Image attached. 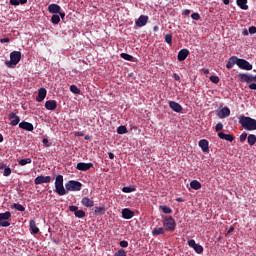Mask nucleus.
<instances>
[{
	"instance_id": "obj_37",
	"label": "nucleus",
	"mask_w": 256,
	"mask_h": 256,
	"mask_svg": "<svg viewBox=\"0 0 256 256\" xmlns=\"http://www.w3.org/2000/svg\"><path fill=\"white\" fill-rule=\"evenodd\" d=\"M117 133L118 135H125V133H127V127L126 126H119L117 128Z\"/></svg>"
},
{
	"instance_id": "obj_16",
	"label": "nucleus",
	"mask_w": 256,
	"mask_h": 256,
	"mask_svg": "<svg viewBox=\"0 0 256 256\" xmlns=\"http://www.w3.org/2000/svg\"><path fill=\"white\" fill-rule=\"evenodd\" d=\"M45 108L48 111H55L57 109V101L55 100H48L45 102Z\"/></svg>"
},
{
	"instance_id": "obj_32",
	"label": "nucleus",
	"mask_w": 256,
	"mask_h": 256,
	"mask_svg": "<svg viewBox=\"0 0 256 256\" xmlns=\"http://www.w3.org/2000/svg\"><path fill=\"white\" fill-rule=\"evenodd\" d=\"M238 77H239V79H240V81H241L242 83H249V75H248V74L240 73V74L238 75Z\"/></svg>"
},
{
	"instance_id": "obj_2",
	"label": "nucleus",
	"mask_w": 256,
	"mask_h": 256,
	"mask_svg": "<svg viewBox=\"0 0 256 256\" xmlns=\"http://www.w3.org/2000/svg\"><path fill=\"white\" fill-rule=\"evenodd\" d=\"M19 61H21V52L13 51L10 53V61H6V66L9 69H15L19 65Z\"/></svg>"
},
{
	"instance_id": "obj_9",
	"label": "nucleus",
	"mask_w": 256,
	"mask_h": 256,
	"mask_svg": "<svg viewBox=\"0 0 256 256\" xmlns=\"http://www.w3.org/2000/svg\"><path fill=\"white\" fill-rule=\"evenodd\" d=\"M9 119H10V125H12V127H16V125H19L21 121V118L17 116L15 112H11L9 114Z\"/></svg>"
},
{
	"instance_id": "obj_27",
	"label": "nucleus",
	"mask_w": 256,
	"mask_h": 256,
	"mask_svg": "<svg viewBox=\"0 0 256 256\" xmlns=\"http://www.w3.org/2000/svg\"><path fill=\"white\" fill-rule=\"evenodd\" d=\"M191 189H194L195 191H199L201 189V183L197 180H193L190 182Z\"/></svg>"
},
{
	"instance_id": "obj_42",
	"label": "nucleus",
	"mask_w": 256,
	"mask_h": 256,
	"mask_svg": "<svg viewBox=\"0 0 256 256\" xmlns=\"http://www.w3.org/2000/svg\"><path fill=\"white\" fill-rule=\"evenodd\" d=\"M103 211H105V207H95L94 208V213L96 215H101V213H103Z\"/></svg>"
},
{
	"instance_id": "obj_46",
	"label": "nucleus",
	"mask_w": 256,
	"mask_h": 256,
	"mask_svg": "<svg viewBox=\"0 0 256 256\" xmlns=\"http://www.w3.org/2000/svg\"><path fill=\"white\" fill-rule=\"evenodd\" d=\"M222 130H223V123L221 122L217 123L215 126L216 133H219V131H222Z\"/></svg>"
},
{
	"instance_id": "obj_49",
	"label": "nucleus",
	"mask_w": 256,
	"mask_h": 256,
	"mask_svg": "<svg viewBox=\"0 0 256 256\" xmlns=\"http://www.w3.org/2000/svg\"><path fill=\"white\" fill-rule=\"evenodd\" d=\"M119 245L120 247L127 248L129 247V242H127L126 240H122L119 242Z\"/></svg>"
},
{
	"instance_id": "obj_43",
	"label": "nucleus",
	"mask_w": 256,
	"mask_h": 256,
	"mask_svg": "<svg viewBox=\"0 0 256 256\" xmlns=\"http://www.w3.org/2000/svg\"><path fill=\"white\" fill-rule=\"evenodd\" d=\"M191 19H193L194 21H199V19H201V15H199V13L194 12L191 14Z\"/></svg>"
},
{
	"instance_id": "obj_57",
	"label": "nucleus",
	"mask_w": 256,
	"mask_h": 256,
	"mask_svg": "<svg viewBox=\"0 0 256 256\" xmlns=\"http://www.w3.org/2000/svg\"><path fill=\"white\" fill-rule=\"evenodd\" d=\"M9 41H11V39H9V38H1L0 39V43H9Z\"/></svg>"
},
{
	"instance_id": "obj_5",
	"label": "nucleus",
	"mask_w": 256,
	"mask_h": 256,
	"mask_svg": "<svg viewBox=\"0 0 256 256\" xmlns=\"http://www.w3.org/2000/svg\"><path fill=\"white\" fill-rule=\"evenodd\" d=\"M238 67L244 71H251V69H253V65H251L249 61L241 58H238Z\"/></svg>"
},
{
	"instance_id": "obj_4",
	"label": "nucleus",
	"mask_w": 256,
	"mask_h": 256,
	"mask_svg": "<svg viewBox=\"0 0 256 256\" xmlns=\"http://www.w3.org/2000/svg\"><path fill=\"white\" fill-rule=\"evenodd\" d=\"M83 184L79 181L70 180L65 184L66 191H81Z\"/></svg>"
},
{
	"instance_id": "obj_33",
	"label": "nucleus",
	"mask_w": 256,
	"mask_h": 256,
	"mask_svg": "<svg viewBox=\"0 0 256 256\" xmlns=\"http://www.w3.org/2000/svg\"><path fill=\"white\" fill-rule=\"evenodd\" d=\"M55 187L63 185V175H57L54 183Z\"/></svg>"
},
{
	"instance_id": "obj_58",
	"label": "nucleus",
	"mask_w": 256,
	"mask_h": 256,
	"mask_svg": "<svg viewBox=\"0 0 256 256\" xmlns=\"http://www.w3.org/2000/svg\"><path fill=\"white\" fill-rule=\"evenodd\" d=\"M173 78L175 79V81H180L181 80V77L177 73L173 74Z\"/></svg>"
},
{
	"instance_id": "obj_19",
	"label": "nucleus",
	"mask_w": 256,
	"mask_h": 256,
	"mask_svg": "<svg viewBox=\"0 0 256 256\" xmlns=\"http://www.w3.org/2000/svg\"><path fill=\"white\" fill-rule=\"evenodd\" d=\"M189 57V51L187 49H182L178 52L177 59L178 61H185Z\"/></svg>"
},
{
	"instance_id": "obj_44",
	"label": "nucleus",
	"mask_w": 256,
	"mask_h": 256,
	"mask_svg": "<svg viewBox=\"0 0 256 256\" xmlns=\"http://www.w3.org/2000/svg\"><path fill=\"white\" fill-rule=\"evenodd\" d=\"M114 256H127V252L123 249L118 250Z\"/></svg>"
},
{
	"instance_id": "obj_56",
	"label": "nucleus",
	"mask_w": 256,
	"mask_h": 256,
	"mask_svg": "<svg viewBox=\"0 0 256 256\" xmlns=\"http://www.w3.org/2000/svg\"><path fill=\"white\" fill-rule=\"evenodd\" d=\"M249 89H251L252 91H256V83H251L249 84Z\"/></svg>"
},
{
	"instance_id": "obj_28",
	"label": "nucleus",
	"mask_w": 256,
	"mask_h": 256,
	"mask_svg": "<svg viewBox=\"0 0 256 256\" xmlns=\"http://www.w3.org/2000/svg\"><path fill=\"white\" fill-rule=\"evenodd\" d=\"M160 209L163 211V213H165V215H171V213H173V209L167 205H161Z\"/></svg>"
},
{
	"instance_id": "obj_64",
	"label": "nucleus",
	"mask_w": 256,
	"mask_h": 256,
	"mask_svg": "<svg viewBox=\"0 0 256 256\" xmlns=\"http://www.w3.org/2000/svg\"><path fill=\"white\" fill-rule=\"evenodd\" d=\"M3 169H5V164L0 163V171H3Z\"/></svg>"
},
{
	"instance_id": "obj_11",
	"label": "nucleus",
	"mask_w": 256,
	"mask_h": 256,
	"mask_svg": "<svg viewBox=\"0 0 256 256\" xmlns=\"http://www.w3.org/2000/svg\"><path fill=\"white\" fill-rule=\"evenodd\" d=\"M169 107L172 111H175V113H181L183 111V106L175 101H170Z\"/></svg>"
},
{
	"instance_id": "obj_38",
	"label": "nucleus",
	"mask_w": 256,
	"mask_h": 256,
	"mask_svg": "<svg viewBox=\"0 0 256 256\" xmlns=\"http://www.w3.org/2000/svg\"><path fill=\"white\" fill-rule=\"evenodd\" d=\"M12 208L16 209V211H21V212L25 211V207L23 205L17 204V203H14L12 205Z\"/></svg>"
},
{
	"instance_id": "obj_18",
	"label": "nucleus",
	"mask_w": 256,
	"mask_h": 256,
	"mask_svg": "<svg viewBox=\"0 0 256 256\" xmlns=\"http://www.w3.org/2000/svg\"><path fill=\"white\" fill-rule=\"evenodd\" d=\"M19 128L24 129V131H33L35 129L31 123L26 121L19 123Z\"/></svg>"
},
{
	"instance_id": "obj_23",
	"label": "nucleus",
	"mask_w": 256,
	"mask_h": 256,
	"mask_svg": "<svg viewBox=\"0 0 256 256\" xmlns=\"http://www.w3.org/2000/svg\"><path fill=\"white\" fill-rule=\"evenodd\" d=\"M55 192L61 197H63V195H67V188H65L63 184L60 186H55Z\"/></svg>"
},
{
	"instance_id": "obj_30",
	"label": "nucleus",
	"mask_w": 256,
	"mask_h": 256,
	"mask_svg": "<svg viewBox=\"0 0 256 256\" xmlns=\"http://www.w3.org/2000/svg\"><path fill=\"white\" fill-rule=\"evenodd\" d=\"M247 141H248V145H250V147H253V145H255V143H256L255 134L248 135Z\"/></svg>"
},
{
	"instance_id": "obj_61",
	"label": "nucleus",
	"mask_w": 256,
	"mask_h": 256,
	"mask_svg": "<svg viewBox=\"0 0 256 256\" xmlns=\"http://www.w3.org/2000/svg\"><path fill=\"white\" fill-rule=\"evenodd\" d=\"M19 5H25L27 3V0H18Z\"/></svg>"
},
{
	"instance_id": "obj_15",
	"label": "nucleus",
	"mask_w": 256,
	"mask_h": 256,
	"mask_svg": "<svg viewBox=\"0 0 256 256\" xmlns=\"http://www.w3.org/2000/svg\"><path fill=\"white\" fill-rule=\"evenodd\" d=\"M134 215H135V212H133L129 208H124L122 210V217H123V219H133Z\"/></svg>"
},
{
	"instance_id": "obj_21",
	"label": "nucleus",
	"mask_w": 256,
	"mask_h": 256,
	"mask_svg": "<svg viewBox=\"0 0 256 256\" xmlns=\"http://www.w3.org/2000/svg\"><path fill=\"white\" fill-rule=\"evenodd\" d=\"M218 137L220 139H224L225 141H229L230 143H233V141H235V137H233L231 134H225L223 132H219Z\"/></svg>"
},
{
	"instance_id": "obj_6",
	"label": "nucleus",
	"mask_w": 256,
	"mask_h": 256,
	"mask_svg": "<svg viewBox=\"0 0 256 256\" xmlns=\"http://www.w3.org/2000/svg\"><path fill=\"white\" fill-rule=\"evenodd\" d=\"M188 245H189V247L194 249L195 253H197L198 255H201L203 253V251H204V249L201 246V244H196L194 239L189 240L188 241Z\"/></svg>"
},
{
	"instance_id": "obj_14",
	"label": "nucleus",
	"mask_w": 256,
	"mask_h": 256,
	"mask_svg": "<svg viewBox=\"0 0 256 256\" xmlns=\"http://www.w3.org/2000/svg\"><path fill=\"white\" fill-rule=\"evenodd\" d=\"M198 145L202 149L203 153H209V141H207V139L200 140Z\"/></svg>"
},
{
	"instance_id": "obj_35",
	"label": "nucleus",
	"mask_w": 256,
	"mask_h": 256,
	"mask_svg": "<svg viewBox=\"0 0 256 256\" xmlns=\"http://www.w3.org/2000/svg\"><path fill=\"white\" fill-rule=\"evenodd\" d=\"M51 21L53 23V25H59V23L61 22V17H59V15L54 14L51 17Z\"/></svg>"
},
{
	"instance_id": "obj_54",
	"label": "nucleus",
	"mask_w": 256,
	"mask_h": 256,
	"mask_svg": "<svg viewBox=\"0 0 256 256\" xmlns=\"http://www.w3.org/2000/svg\"><path fill=\"white\" fill-rule=\"evenodd\" d=\"M249 33H251V35H255V33H256V27H255V26H251V27L249 28Z\"/></svg>"
},
{
	"instance_id": "obj_17",
	"label": "nucleus",
	"mask_w": 256,
	"mask_h": 256,
	"mask_svg": "<svg viewBox=\"0 0 256 256\" xmlns=\"http://www.w3.org/2000/svg\"><path fill=\"white\" fill-rule=\"evenodd\" d=\"M235 65H238V58L237 56H232L229 58L228 62L226 63V68L227 69H233Z\"/></svg>"
},
{
	"instance_id": "obj_45",
	"label": "nucleus",
	"mask_w": 256,
	"mask_h": 256,
	"mask_svg": "<svg viewBox=\"0 0 256 256\" xmlns=\"http://www.w3.org/2000/svg\"><path fill=\"white\" fill-rule=\"evenodd\" d=\"M248 139V136H247V133L244 132L240 135V143H245V141H247Z\"/></svg>"
},
{
	"instance_id": "obj_8",
	"label": "nucleus",
	"mask_w": 256,
	"mask_h": 256,
	"mask_svg": "<svg viewBox=\"0 0 256 256\" xmlns=\"http://www.w3.org/2000/svg\"><path fill=\"white\" fill-rule=\"evenodd\" d=\"M216 114L219 119H225V117H229V115H231V110L229 107L225 106L224 108L218 110Z\"/></svg>"
},
{
	"instance_id": "obj_62",
	"label": "nucleus",
	"mask_w": 256,
	"mask_h": 256,
	"mask_svg": "<svg viewBox=\"0 0 256 256\" xmlns=\"http://www.w3.org/2000/svg\"><path fill=\"white\" fill-rule=\"evenodd\" d=\"M108 156H109V159H115V154H113L112 152H110Z\"/></svg>"
},
{
	"instance_id": "obj_47",
	"label": "nucleus",
	"mask_w": 256,
	"mask_h": 256,
	"mask_svg": "<svg viewBox=\"0 0 256 256\" xmlns=\"http://www.w3.org/2000/svg\"><path fill=\"white\" fill-rule=\"evenodd\" d=\"M210 81L211 83H215V85H217V83H219V78L218 76L213 75V76H210Z\"/></svg>"
},
{
	"instance_id": "obj_7",
	"label": "nucleus",
	"mask_w": 256,
	"mask_h": 256,
	"mask_svg": "<svg viewBox=\"0 0 256 256\" xmlns=\"http://www.w3.org/2000/svg\"><path fill=\"white\" fill-rule=\"evenodd\" d=\"M52 178L51 176H38L34 179L35 185H43V183H51Z\"/></svg>"
},
{
	"instance_id": "obj_20",
	"label": "nucleus",
	"mask_w": 256,
	"mask_h": 256,
	"mask_svg": "<svg viewBox=\"0 0 256 256\" xmlns=\"http://www.w3.org/2000/svg\"><path fill=\"white\" fill-rule=\"evenodd\" d=\"M30 225V231L33 235H37L39 233V227H37V223L35 222V219H32L29 221Z\"/></svg>"
},
{
	"instance_id": "obj_24",
	"label": "nucleus",
	"mask_w": 256,
	"mask_h": 256,
	"mask_svg": "<svg viewBox=\"0 0 256 256\" xmlns=\"http://www.w3.org/2000/svg\"><path fill=\"white\" fill-rule=\"evenodd\" d=\"M81 203L84 207H93L95 205V202H93L89 197L82 198Z\"/></svg>"
},
{
	"instance_id": "obj_12",
	"label": "nucleus",
	"mask_w": 256,
	"mask_h": 256,
	"mask_svg": "<svg viewBox=\"0 0 256 256\" xmlns=\"http://www.w3.org/2000/svg\"><path fill=\"white\" fill-rule=\"evenodd\" d=\"M46 97H47V89H45V88H40V89L38 90V96H37V98H36V101H37L38 103H41V102H43V101L45 100Z\"/></svg>"
},
{
	"instance_id": "obj_48",
	"label": "nucleus",
	"mask_w": 256,
	"mask_h": 256,
	"mask_svg": "<svg viewBox=\"0 0 256 256\" xmlns=\"http://www.w3.org/2000/svg\"><path fill=\"white\" fill-rule=\"evenodd\" d=\"M3 175H4V177H9V175H11V168H9V167L5 168Z\"/></svg>"
},
{
	"instance_id": "obj_25",
	"label": "nucleus",
	"mask_w": 256,
	"mask_h": 256,
	"mask_svg": "<svg viewBox=\"0 0 256 256\" xmlns=\"http://www.w3.org/2000/svg\"><path fill=\"white\" fill-rule=\"evenodd\" d=\"M152 235L154 236V237H157V236H159V235H165V229L164 228H162V227H156V228H154L153 230H152Z\"/></svg>"
},
{
	"instance_id": "obj_22",
	"label": "nucleus",
	"mask_w": 256,
	"mask_h": 256,
	"mask_svg": "<svg viewBox=\"0 0 256 256\" xmlns=\"http://www.w3.org/2000/svg\"><path fill=\"white\" fill-rule=\"evenodd\" d=\"M48 11L49 13H54V14L61 13V6L57 4H50L48 6Z\"/></svg>"
},
{
	"instance_id": "obj_52",
	"label": "nucleus",
	"mask_w": 256,
	"mask_h": 256,
	"mask_svg": "<svg viewBox=\"0 0 256 256\" xmlns=\"http://www.w3.org/2000/svg\"><path fill=\"white\" fill-rule=\"evenodd\" d=\"M42 143L43 145H45V147H51V143H49V140L47 138H43Z\"/></svg>"
},
{
	"instance_id": "obj_39",
	"label": "nucleus",
	"mask_w": 256,
	"mask_h": 256,
	"mask_svg": "<svg viewBox=\"0 0 256 256\" xmlns=\"http://www.w3.org/2000/svg\"><path fill=\"white\" fill-rule=\"evenodd\" d=\"M74 215H75V217H77L78 219H83V217H85V211H83V210H77Z\"/></svg>"
},
{
	"instance_id": "obj_51",
	"label": "nucleus",
	"mask_w": 256,
	"mask_h": 256,
	"mask_svg": "<svg viewBox=\"0 0 256 256\" xmlns=\"http://www.w3.org/2000/svg\"><path fill=\"white\" fill-rule=\"evenodd\" d=\"M9 225H11L9 221H0V227H9Z\"/></svg>"
},
{
	"instance_id": "obj_63",
	"label": "nucleus",
	"mask_w": 256,
	"mask_h": 256,
	"mask_svg": "<svg viewBox=\"0 0 256 256\" xmlns=\"http://www.w3.org/2000/svg\"><path fill=\"white\" fill-rule=\"evenodd\" d=\"M59 15H60L61 19H65V12H60Z\"/></svg>"
},
{
	"instance_id": "obj_10",
	"label": "nucleus",
	"mask_w": 256,
	"mask_h": 256,
	"mask_svg": "<svg viewBox=\"0 0 256 256\" xmlns=\"http://www.w3.org/2000/svg\"><path fill=\"white\" fill-rule=\"evenodd\" d=\"M93 167V163L89 162V163H85V162H79L76 166V169H78V171H89V169H91Z\"/></svg>"
},
{
	"instance_id": "obj_40",
	"label": "nucleus",
	"mask_w": 256,
	"mask_h": 256,
	"mask_svg": "<svg viewBox=\"0 0 256 256\" xmlns=\"http://www.w3.org/2000/svg\"><path fill=\"white\" fill-rule=\"evenodd\" d=\"M165 42L168 43V45H171V43H173V34H166Z\"/></svg>"
},
{
	"instance_id": "obj_13",
	"label": "nucleus",
	"mask_w": 256,
	"mask_h": 256,
	"mask_svg": "<svg viewBox=\"0 0 256 256\" xmlns=\"http://www.w3.org/2000/svg\"><path fill=\"white\" fill-rule=\"evenodd\" d=\"M147 21H149V16L141 15L136 21V27H145Z\"/></svg>"
},
{
	"instance_id": "obj_1",
	"label": "nucleus",
	"mask_w": 256,
	"mask_h": 256,
	"mask_svg": "<svg viewBox=\"0 0 256 256\" xmlns=\"http://www.w3.org/2000/svg\"><path fill=\"white\" fill-rule=\"evenodd\" d=\"M239 123L246 131H256V120L251 117L240 116Z\"/></svg>"
},
{
	"instance_id": "obj_26",
	"label": "nucleus",
	"mask_w": 256,
	"mask_h": 256,
	"mask_svg": "<svg viewBox=\"0 0 256 256\" xmlns=\"http://www.w3.org/2000/svg\"><path fill=\"white\" fill-rule=\"evenodd\" d=\"M236 3L240 9H243V11H247L249 9V6L247 5V0H236Z\"/></svg>"
},
{
	"instance_id": "obj_59",
	"label": "nucleus",
	"mask_w": 256,
	"mask_h": 256,
	"mask_svg": "<svg viewBox=\"0 0 256 256\" xmlns=\"http://www.w3.org/2000/svg\"><path fill=\"white\" fill-rule=\"evenodd\" d=\"M182 15H191V10L185 9V10L182 12Z\"/></svg>"
},
{
	"instance_id": "obj_29",
	"label": "nucleus",
	"mask_w": 256,
	"mask_h": 256,
	"mask_svg": "<svg viewBox=\"0 0 256 256\" xmlns=\"http://www.w3.org/2000/svg\"><path fill=\"white\" fill-rule=\"evenodd\" d=\"M8 219H11V212L0 213V221H8Z\"/></svg>"
},
{
	"instance_id": "obj_36",
	"label": "nucleus",
	"mask_w": 256,
	"mask_h": 256,
	"mask_svg": "<svg viewBox=\"0 0 256 256\" xmlns=\"http://www.w3.org/2000/svg\"><path fill=\"white\" fill-rule=\"evenodd\" d=\"M120 57L122 59H125V61H133V56L131 54H127V53H121Z\"/></svg>"
},
{
	"instance_id": "obj_31",
	"label": "nucleus",
	"mask_w": 256,
	"mask_h": 256,
	"mask_svg": "<svg viewBox=\"0 0 256 256\" xmlns=\"http://www.w3.org/2000/svg\"><path fill=\"white\" fill-rule=\"evenodd\" d=\"M31 163H32L31 158H25L18 161V165H20V167H25V165H29Z\"/></svg>"
},
{
	"instance_id": "obj_50",
	"label": "nucleus",
	"mask_w": 256,
	"mask_h": 256,
	"mask_svg": "<svg viewBox=\"0 0 256 256\" xmlns=\"http://www.w3.org/2000/svg\"><path fill=\"white\" fill-rule=\"evenodd\" d=\"M78 210H79V207H77V206H75V205L69 206V211H71L72 213H74V215H75L76 211H78Z\"/></svg>"
},
{
	"instance_id": "obj_34",
	"label": "nucleus",
	"mask_w": 256,
	"mask_h": 256,
	"mask_svg": "<svg viewBox=\"0 0 256 256\" xmlns=\"http://www.w3.org/2000/svg\"><path fill=\"white\" fill-rule=\"evenodd\" d=\"M70 91L71 93H74V95H81V89H79L77 85H71Z\"/></svg>"
},
{
	"instance_id": "obj_41",
	"label": "nucleus",
	"mask_w": 256,
	"mask_h": 256,
	"mask_svg": "<svg viewBox=\"0 0 256 256\" xmlns=\"http://www.w3.org/2000/svg\"><path fill=\"white\" fill-rule=\"evenodd\" d=\"M122 191H123V193H133V191H135V188L126 186V187L122 188Z\"/></svg>"
},
{
	"instance_id": "obj_60",
	"label": "nucleus",
	"mask_w": 256,
	"mask_h": 256,
	"mask_svg": "<svg viewBox=\"0 0 256 256\" xmlns=\"http://www.w3.org/2000/svg\"><path fill=\"white\" fill-rule=\"evenodd\" d=\"M176 201L178 203H183V201H185V200L182 197H178V198H176Z\"/></svg>"
},
{
	"instance_id": "obj_55",
	"label": "nucleus",
	"mask_w": 256,
	"mask_h": 256,
	"mask_svg": "<svg viewBox=\"0 0 256 256\" xmlns=\"http://www.w3.org/2000/svg\"><path fill=\"white\" fill-rule=\"evenodd\" d=\"M10 5H14V7H17L19 5V0H10Z\"/></svg>"
},
{
	"instance_id": "obj_53",
	"label": "nucleus",
	"mask_w": 256,
	"mask_h": 256,
	"mask_svg": "<svg viewBox=\"0 0 256 256\" xmlns=\"http://www.w3.org/2000/svg\"><path fill=\"white\" fill-rule=\"evenodd\" d=\"M249 83H256V75H249Z\"/></svg>"
},
{
	"instance_id": "obj_3",
	"label": "nucleus",
	"mask_w": 256,
	"mask_h": 256,
	"mask_svg": "<svg viewBox=\"0 0 256 256\" xmlns=\"http://www.w3.org/2000/svg\"><path fill=\"white\" fill-rule=\"evenodd\" d=\"M163 227L165 229V231H170L171 233H173V231H175V219H173V217L169 216V217H164L163 219Z\"/></svg>"
}]
</instances>
